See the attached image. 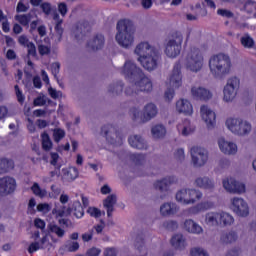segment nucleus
Masks as SVG:
<instances>
[{"label":"nucleus","mask_w":256,"mask_h":256,"mask_svg":"<svg viewBox=\"0 0 256 256\" xmlns=\"http://www.w3.org/2000/svg\"><path fill=\"white\" fill-rule=\"evenodd\" d=\"M209 69L214 79L223 81L233 71L231 56L225 53L214 54L209 59Z\"/></svg>","instance_id":"1"},{"label":"nucleus","mask_w":256,"mask_h":256,"mask_svg":"<svg viewBox=\"0 0 256 256\" xmlns=\"http://www.w3.org/2000/svg\"><path fill=\"white\" fill-rule=\"evenodd\" d=\"M117 33L115 39L124 49H129L135 41V26L129 20H120L116 26Z\"/></svg>","instance_id":"2"},{"label":"nucleus","mask_w":256,"mask_h":256,"mask_svg":"<svg viewBox=\"0 0 256 256\" xmlns=\"http://www.w3.org/2000/svg\"><path fill=\"white\" fill-rule=\"evenodd\" d=\"M181 45H183V34L181 32H174L166 44L165 53L167 57L175 59V57L181 55Z\"/></svg>","instance_id":"3"},{"label":"nucleus","mask_w":256,"mask_h":256,"mask_svg":"<svg viewBox=\"0 0 256 256\" xmlns=\"http://www.w3.org/2000/svg\"><path fill=\"white\" fill-rule=\"evenodd\" d=\"M203 197V193L195 189H181L176 193V201L183 205H193Z\"/></svg>","instance_id":"4"},{"label":"nucleus","mask_w":256,"mask_h":256,"mask_svg":"<svg viewBox=\"0 0 256 256\" xmlns=\"http://www.w3.org/2000/svg\"><path fill=\"white\" fill-rule=\"evenodd\" d=\"M186 67L193 73L203 69V53L199 48H192L186 57Z\"/></svg>","instance_id":"5"},{"label":"nucleus","mask_w":256,"mask_h":256,"mask_svg":"<svg viewBox=\"0 0 256 256\" xmlns=\"http://www.w3.org/2000/svg\"><path fill=\"white\" fill-rule=\"evenodd\" d=\"M228 129L235 135H249L251 133V125L247 121L237 118H229L226 121Z\"/></svg>","instance_id":"6"},{"label":"nucleus","mask_w":256,"mask_h":256,"mask_svg":"<svg viewBox=\"0 0 256 256\" xmlns=\"http://www.w3.org/2000/svg\"><path fill=\"white\" fill-rule=\"evenodd\" d=\"M101 135L106 137V140L111 145H121V141H123V137L121 136L119 129L111 124L104 125L101 128Z\"/></svg>","instance_id":"7"},{"label":"nucleus","mask_w":256,"mask_h":256,"mask_svg":"<svg viewBox=\"0 0 256 256\" xmlns=\"http://www.w3.org/2000/svg\"><path fill=\"white\" fill-rule=\"evenodd\" d=\"M137 61H139L140 65H142L146 71H155V69L159 67V63H161V52L158 50L148 54V56L137 58Z\"/></svg>","instance_id":"8"},{"label":"nucleus","mask_w":256,"mask_h":256,"mask_svg":"<svg viewBox=\"0 0 256 256\" xmlns=\"http://www.w3.org/2000/svg\"><path fill=\"white\" fill-rule=\"evenodd\" d=\"M240 80L237 77H232L227 80V84L224 87V101L231 103L235 97H237V90L239 89Z\"/></svg>","instance_id":"9"},{"label":"nucleus","mask_w":256,"mask_h":256,"mask_svg":"<svg viewBox=\"0 0 256 256\" xmlns=\"http://www.w3.org/2000/svg\"><path fill=\"white\" fill-rule=\"evenodd\" d=\"M122 73L127 79H141L145 75L143 70L131 60L124 63Z\"/></svg>","instance_id":"10"},{"label":"nucleus","mask_w":256,"mask_h":256,"mask_svg":"<svg viewBox=\"0 0 256 256\" xmlns=\"http://www.w3.org/2000/svg\"><path fill=\"white\" fill-rule=\"evenodd\" d=\"M190 153L194 167H203L209 159L207 150L200 147H192Z\"/></svg>","instance_id":"11"},{"label":"nucleus","mask_w":256,"mask_h":256,"mask_svg":"<svg viewBox=\"0 0 256 256\" xmlns=\"http://www.w3.org/2000/svg\"><path fill=\"white\" fill-rule=\"evenodd\" d=\"M17 189V181L13 177H3L0 178V196L5 197L6 195H11L15 193Z\"/></svg>","instance_id":"12"},{"label":"nucleus","mask_w":256,"mask_h":256,"mask_svg":"<svg viewBox=\"0 0 256 256\" xmlns=\"http://www.w3.org/2000/svg\"><path fill=\"white\" fill-rule=\"evenodd\" d=\"M232 211L238 217H247L249 215V205L243 198L235 197L232 199Z\"/></svg>","instance_id":"13"},{"label":"nucleus","mask_w":256,"mask_h":256,"mask_svg":"<svg viewBox=\"0 0 256 256\" xmlns=\"http://www.w3.org/2000/svg\"><path fill=\"white\" fill-rule=\"evenodd\" d=\"M223 187L228 191V193H234L237 195L245 193V184L235 180L234 178L223 180Z\"/></svg>","instance_id":"14"},{"label":"nucleus","mask_w":256,"mask_h":256,"mask_svg":"<svg viewBox=\"0 0 256 256\" xmlns=\"http://www.w3.org/2000/svg\"><path fill=\"white\" fill-rule=\"evenodd\" d=\"M170 87L179 89L183 85V75L181 74V63L176 62L169 78Z\"/></svg>","instance_id":"15"},{"label":"nucleus","mask_w":256,"mask_h":256,"mask_svg":"<svg viewBox=\"0 0 256 256\" xmlns=\"http://www.w3.org/2000/svg\"><path fill=\"white\" fill-rule=\"evenodd\" d=\"M179 183V180L175 176H167L163 178L162 180H157L154 183V188L156 191H160V193H166V191H169V187L171 185H177Z\"/></svg>","instance_id":"16"},{"label":"nucleus","mask_w":256,"mask_h":256,"mask_svg":"<svg viewBox=\"0 0 256 256\" xmlns=\"http://www.w3.org/2000/svg\"><path fill=\"white\" fill-rule=\"evenodd\" d=\"M157 51V48L151 46L149 42H140L136 46L134 53L135 55H138V59H142V57H147L148 55H151V53L153 54Z\"/></svg>","instance_id":"17"},{"label":"nucleus","mask_w":256,"mask_h":256,"mask_svg":"<svg viewBox=\"0 0 256 256\" xmlns=\"http://www.w3.org/2000/svg\"><path fill=\"white\" fill-rule=\"evenodd\" d=\"M200 113L202 115L203 121H205L208 129H213L215 127L217 116L209 107L203 105L200 108Z\"/></svg>","instance_id":"18"},{"label":"nucleus","mask_w":256,"mask_h":256,"mask_svg":"<svg viewBox=\"0 0 256 256\" xmlns=\"http://www.w3.org/2000/svg\"><path fill=\"white\" fill-rule=\"evenodd\" d=\"M136 93H151L153 91V83L148 77L142 76L140 81L134 83Z\"/></svg>","instance_id":"19"},{"label":"nucleus","mask_w":256,"mask_h":256,"mask_svg":"<svg viewBox=\"0 0 256 256\" xmlns=\"http://www.w3.org/2000/svg\"><path fill=\"white\" fill-rule=\"evenodd\" d=\"M157 113H159V109L155 103L150 102L146 104L143 108V116L142 121L143 123H147V121H151V119H155L157 117Z\"/></svg>","instance_id":"20"},{"label":"nucleus","mask_w":256,"mask_h":256,"mask_svg":"<svg viewBox=\"0 0 256 256\" xmlns=\"http://www.w3.org/2000/svg\"><path fill=\"white\" fill-rule=\"evenodd\" d=\"M218 145L220 151L225 155H235L237 153V145L235 143L224 140V138L218 139Z\"/></svg>","instance_id":"21"},{"label":"nucleus","mask_w":256,"mask_h":256,"mask_svg":"<svg viewBox=\"0 0 256 256\" xmlns=\"http://www.w3.org/2000/svg\"><path fill=\"white\" fill-rule=\"evenodd\" d=\"M105 45V37L102 34H96L92 39H90L87 43V47L92 51H99V49H103Z\"/></svg>","instance_id":"22"},{"label":"nucleus","mask_w":256,"mask_h":256,"mask_svg":"<svg viewBox=\"0 0 256 256\" xmlns=\"http://www.w3.org/2000/svg\"><path fill=\"white\" fill-rule=\"evenodd\" d=\"M176 111L184 115H193V105L187 99H180L176 102Z\"/></svg>","instance_id":"23"},{"label":"nucleus","mask_w":256,"mask_h":256,"mask_svg":"<svg viewBox=\"0 0 256 256\" xmlns=\"http://www.w3.org/2000/svg\"><path fill=\"white\" fill-rule=\"evenodd\" d=\"M124 87L125 84L122 81L112 82L107 87V93L110 97H118V95L123 93Z\"/></svg>","instance_id":"24"},{"label":"nucleus","mask_w":256,"mask_h":256,"mask_svg":"<svg viewBox=\"0 0 256 256\" xmlns=\"http://www.w3.org/2000/svg\"><path fill=\"white\" fill-rule=\"evenodd\" d=\"M115 205H117V195L111 194L103 201V206L107 211L108 217H113V211H115Z\"/></svg>","instance_id":"25"},{"label":"nucleus","mask_w":256,"mask_h":256,"mask_svg":"<svg viewBox=\"0 0 256 256\" xmlns=\"http://www.w3.org/2000/svg\"><path fill=\"white\" fill-rule=\"evenodd\" d=\"M191 93L193 97L202 101H209L211 99V92L203 87H192Z\"/></svg>","instance_id":"26"},{"label":"nucleus","mask_w":256,"mask_h":256,"mask_svg":"<svg viewBox=\"0 0 256 256\" xmlns=\"http://www.w3.org/2000/svg\"><path fill=\"white\" fill-rule=\"evenodd\" d=\"M128 143L134 149H140V150L147 149V142H145V139H143V137L139 135L131 136L128 139Z\"/></svg>","instance_id":"27"},{"label":"nucleus","mask_w":256,"mask_h":256,"mask_svg":"<svg viewBox=\"0 0 256 256\" xmlns=\"http://www.w3.org/2000/svg\"><path fill=\"white\" fill-rule=\"evenodd\" d=\"M239 239V236L234 230H230L229 232H224L220 236V242L224 245H231L235 243Z\"/></svg>","instance_id":"28"},{"label":"nucleus","mask_w":256,"mask_h":256,"mask_svg":"<svg viewBox=\"0 0 256 256\" xmlns=\"http://www.w3.org/2000/svg\"><path fill=\"white\" fill-rule=\"evenodd\" d=\"M178 211H179V206H177V204L175 203H164L160 207V213L164 217H167L169 215H175V213H177Z\"/></svg>","instance_id":"29"},{"label":"nucleus","mask_w":256,"mask_h":256,"mask_svg":"<svg viewBox=\"0 0 256 256\" xmlns=\"http://www.w3.org/2000/svg\"><path fill=\"white\" fill-rule=\"evenodd\" d=\"M195 185L196 187H200V189L211 190L215 188V183H213L207 176L197 178L195 180Z\"/></svg>","instance_id":"30"},{"label":"nucleus","mask_w":256,"mask_h":256,"mask_svg":"<svg viewBox=\"0 0 256 256\" xmlns=\"http://www.w3.org/2000/svg\"><path fill=\"white\" fill-rule=\"evenodd\" d=\"M184 229H186L188 233H194L196 235L203 233V228L193 220H186L184 222Z\"/></svg>","instance_id":"31"},{"label":"nucleus","mask_w":256,"mask_h":256,"mask_svg":"<svg viewBox=\"0 0 256 256\" xmlns=\"http://www.w3.org/2000/svg\"><path fill=\"white\" fill-rule=\"evenodd\" d=\"M171 245L174 249H179L180 251L185 249L187 243L185 242V237L183 234H176L171 238Z\"/></svg>","instance_id":"32"},{"label":"nucleus","mask_w":256,"mask_h":256,"mask_svg":"<svg viewBox=\"0 0 256 256\" xmlns=\"http://www.w3.org/2000/svg\"><path fill=\"white\" fill-rule=\"evenodd\" d=\"M240 44L244 49H255V39L251 37L249 33H245L241 38H240Z\"/></svg>","instance_id":"33"},{"label":"nucleus","mask_w":256,"mask_h":256,"mask_svg":"<svg viewBox=\"0 0 256 256\" xmlns=\"http://www.w3.org/2000/svg\"><path fill=\"white\" fill-rule=\"evenodd\" d=\"M14 167L15 163L13 160H9L7 158L0 159V175H3V173H9V171Z\"/></svg>","instance_id":"34"},{"label":"nucleus","mask_w":256,"mask_h":256,"mask_svg":"<svg viewBox=\"0 0 256 256\" xmlns=\"http://www.w3.org/2000/svg\"><path fill=\"white\" fill-rule=\"evenodd\" d=\"M134 247L139 253H143L147 248L145 246V234L140 233L137 234L135 240H134Z\"/></svg>","instance_id":"35"},{"label":"nucleus","mask_w":256,"mask_h":256,"mask_svg":"<svg viewBox=\"0 0 256 256\" xmlns=\"http://www.w3.org/2000/svg\"><path fill=\"white\" fill-rule=\"evenodd\" d=\"M219 223L220 225L223 224L225 227H227L235 223V218H233L229 213L221 212L219 213Z\"/></svg>","instance_id":"36"},{"label":"nucleus","mask_w":256,"mask_h":256,"mask_svg":"<svg viewBox=\"0 0 256 256\" xmlns=\"http://www.w3.org/2000/svg\"><path fill=\"white\" fill-rule=\"evenodd\" d=\"M42 139V149L44 151H51L53 149V141H51V137H49V134L47 132H43L41 134Z\"/></svg>","instance_id":"37"},{"label":"nucleus","mask_w":256,"mask_h":256,"mask_svg":"<svg viewBox=\"0 0 256 256\" xmlns=\"http://www.w3.org/2000/svg\"><path fill=\"white\" fill-rule=\"evenodd\" d=\"M51 165H53L55 167L54 171L50 172V176L51 177H55V175H61L60 169H61V165L57 166V161L59 160V154L57 153H51Z\"/></svg>","instance_id":"38"},{"label":"nucleus","mask_w":256,"mask_h":256,"mask_svg":"<svg viewBox=\"0 0 256 256\" xmlns=\"http://www.w3.org/2000/svg\"><path fill=\"white\" fill-rule=\"evenodd\" d=\"M31 19H33V14L28 13V14H21V15H16L15 20L20 23L23 27H29V23H31Z\"/></svg>","instance_id":"39"},{"label":"nucleus","mask_w":256,"mask_h":256,"mask_svg":"<svg viewBox=\"0 0 256 256\" xmlns=\"http://www.w3.org/2000/svg\"><path fill=\"white\" fill-rule=\"evenodd\" d=\"M63 171L64 177L67 181H75V179L79 177V170H77L75 167H70L69 169Z\"/></svg>","instance_id":"40"},{"label":"nucleus","mask_w":256,"mask_h":256,"mask_svg":"<svg viewBox=\"0 0 256 256\" xmlns=\"http://www.w3.org/2000/svg\"><path fill=\"white\" fill-rule=\"evenodd\" d=\"M36 45L38 47V53L41 55V57H45V55L51 54V45L46 46L41 40H37Z\"/></svg>","instance_id":"41"},{"label":"nucleus","mask_w":256,"mask_h":256,"mask_svg":"<svg viewBox=\"0 0 256 256\" xmlns=\"http://www.w3.org/2000/svg\"><path fill=\"white\" fill-rule=\"evenodd\" d=\"M47 229L50 233H54L60 239L65 237V231L55 223L48 224Z\"/></svg>","instance_id":"42"},{"label":"nucleus","mask_w":256,"mask_h":256,"mask_svg":"<svg viewBox=\"0 0 256 256\" xmlns=\"http://www.w3.org/2000/svg\"><path fill=\"white\" fill-rule=\"evenodd\" d=\"M207 225H219V212H209L206 214Z\"/></svg>","instance_id":"43"},{"label":"nucleus","mask_w":256,"mask_h":256,"mask_svg":"<svg viewBox=\"0 0 256 256\" xmlns=\"http://www.w3.org/2000/svg\"><path fill=\"white\" fill-rule=\"evenodd\" d=\"M151 131L155 139H161V137H165V133H167V131L165 130V126L163 125L154 126Z\"/></svg>","instance_id":"44"},{"label":"nucleus","mask_w":256,"mask_h":256,"mask_svg":"<svg viewBox=\"0 0 256 256\" xmlns=\"http://www.w3.org/2000/svg\"><path fill=\"white\" fill-rule=\"evenodd\" d=\"M71 209L74 211V215L77 217V219H81V217L85 215V210H83V206L79 201H74Z\"/></svg>","instance_id":"45"},{"label":"nucleus","mask_w":256,"mask_h":256,"mask_svg":"<svg viewBox=\"0 0 256 256\" xmlns=\"http://www.w3.org/2000/svg\"><path fill=\"white\" fill-rule=\"evenodd\" d=\"M209 209H213L212 202H202L199 203L196 207L192 209L193 213H200L201 211H209Z\"/></svg>","instance_id":"46"},{"label":"nucleus","mask_w":256,"mask_h":256,"mask_svg":"<svg viewBox=\"0 0 256 256\" xmlns=\"http://www.w3.org/2000/svg\"><path fill=\"white\" fill-rule=\"evenodd\" d=\"M52 213H56V217H69V215L73 213V209L71 207L66 208L63 206L61 209H53Z\"/></svg>","instance_id":"47"},{"label":"nucleus","mask_w":256,"mask_h":256,"mask_svg":"<svg viewBox=\"0 0 256 256\" xmlns=\"http://www.w3.org/2000/svg\"><path fill=\"white\" fill-rule=\"evenodd\" d=\"M78 33L81 35H87V33L91 32V24L89 21H83L78 27H77Z\"/></svg>","instance_id":"48"},{"label":"nucleus","mask_w":256,"mask_h":256,"mask_svg":"<svg viewBox=\"0 0 256 256\" xmlns=\"http://www.w3.org/2000/svg\"><path fill=\"white\" fill-rule=\"evenodd\" d=\"M31 190L33 191L34 195H36L37 197H40L41 199L47 196V190L41 189L38 183H34L33 186L31 187Z\"/></svg>","instance_id":"49"},{"label":"nucleus","mask_w":256,"mask_h":256,"mask_svg":"<svg viewBox=\"0 0 256 256\" xmlns=\"http://www.w3.org/2000/svg\"><path fill=\"white\" fill-rule=\"evenodd\" d=\"M130 159L135 163V165H143V163H145L146 156L145 154H131Z\"/></svg>","instance_id":"50"},{"label":"nucleus","mask_w":256,"mask_h":256,"mask_svg":"<svg viewBox=\"0 0 256 256\" xmlns=\"http://www.w3.org/2000/svg\"><path fill=\"white\" fill-rule=\"evenodd\" d=\"M65 138V130L61 128H56L53 130V139L55 143H59L61 139Z\"/></svg>","instance_id":"51"},{"label":"nucleus","mask_w":256,"mask_h":256,"mask_svg":"<svg viewBox=\"0 0 256 256\" xmlns=\"http://www.w3.org/2000/svg\"><path fill=\"white\" fill-rule=\"evenodd\" d=\"M217 15H220V17H225L226 19H233L235 17V14L227 9H218Z\"/></svg>","instance_id":"52"},{"label":"nucleus","mask_w":256,"mask_h":256,"mask_svg":"<svg viewBox=\"0 0 256 256\" xmlns=\"http://www.w3.org/2000/svg\"><path fill=\"white\" fill-rule=\"evenodd\" d=\"M65 249L69 251V253H75L79 251V242L70 241L65 245Z\"/></svg>","instance_id":"53"},{"label":"nucleus","mask_w":256,"mask_h":256,"mask_svg":"<svg viewBox=\"0 0 256 256\" xmlns=\"http://www.w3.org/2000/svg\"><path fill=\"white\" fill-rule=\"evenodd\" d=\"M244 11H246V13H253V11H256V2L253 0H248L244 4Z\"/></svg>","instance_id":"54"},{"label":"nucleus","mask_w":256,"mask_h":256,"mask_svg":"<svg viewBox=\"0 0 256 256\" xmlns=\"http://www.w3.org/2000/svg\"><path fill=\"white\" fill-rule=\"evenodd\" d=\"M163 226L168 231H175L179 227V225L177 224V221H173V220H168V221L164 222Z\"/></svg>","instance_id":"55"},{"label":"nucleus","mask_w":256,"mask_h":256,"mask_svg":"<svg viewBox=\"0 0 256 256\" xmlns=\"http://www.w3.org/2000/svg\"><path fill=\"white\" fill-rule=\"evenodd\" d=\"M63 24V20H59L55 25V31L58 35V41L61 42V39H63V27L61 26Z\"/></svg>","instance_id":"56"},{"label":"nucleus","mask_w":256,"mask_h":256,"mask_svg":"<svg viewBox=\"0 0 256 256\" xmlns=\"http://www.w3.org/2000/svg\"><path fill=\"white\" fill-rule=\"evenodd\" d=\"M174 157L175 160L180 161V163L185 161V150H183V148L177 149L174 153Z\"/></svg>","instance_id":"57"},{"label":"nucleus","mask_w":256,"mask_h":256,"mask_svg":"<svg viewBox=\"0 0 256 256\" xmlns=\"http://www.w3.org/2000/svg\"><path fill=\"white\" fill-rule=\"evenodd\" d=\"M87 213H89L91 217H95V219H99V217H101V210L96 207L88 208Z\"/></svg>","instance_id":"58"},{"label":"nucleus","mask_w":256,"mask_h":256,"mask_svg":"<svg viewBox=\"0 0 256 256\" xmlns=\"http://www.w3.org/2000/svg\"><path fill=\"white\" fill-rule=\"evenodd\" d=\"M48 93L52 99H59V97L63 96V92L57 91L55 88H48Z\"/></svg>","instance_id":"59"},{"label":"nucleus","mask_w":256,"mask_h":256,"mask_svg":"<svg viewBox=\"0 0 256 256\" xmlns=\"http://www.w3.org/2000/svg\"><path fill=\"white\" fill-rule=\"evenodd\" d=\"M191 256H209V254L202 248H193L190 251Z\"/></svg>","instance_id":"60"},{"label":"nucleus","mask_w":256,"mask_h":256,"mask_svg":"<svg viewBox=\"0 0 256 256\" xmlns=\"http://www.w3.org/2000/svg\"><path fill=\"white\" fill-rule=\"evenodd\" d=\"M26 47L28 49V55H31V57H37V47L33 42H29Z\"/></svg>","instance_id":"61"},{"label":"nucleus","mask_w":256,"mask_h":256,"mask_svg":"<svg viewBox=\"0 0 256 256\" xmlns=\"http://www.w3.org/2000/svg\"><path fill=\"white\" fill-rule=\"evenodd\" d=\"M40 8L42 9L45 15H51V11H52L51 3L44 2L40 5Z\"/></svg>","instance_id":"62"},{"label":"nucleus","mask_w":256,"mask_h":256,"mask_svg":"<svg viewBox=\"0 0 256 256\" xmlns=\"http://www.w3.org/2000/svg\"><path fill=\"white\" fill-rule=\"evenodd\" d=\"M117 248L115 247H108L104 250V256H117Z\"/></svg>","instance_id":"63"},{"label":"nucleus","mask_w":256,"mask_h":256,"mask_svg":"<svg viewBox=\"0 0 256 256\" xmlns=\"http://www.w3.org/2000/svg\"><path fill=\"white\" fill-rule=\"evenodd\" d=\"M86 255L87 256H99V255H101V249L92 247L87 250Z\"/></svg>","instance_id":"64"}]
</instances>
